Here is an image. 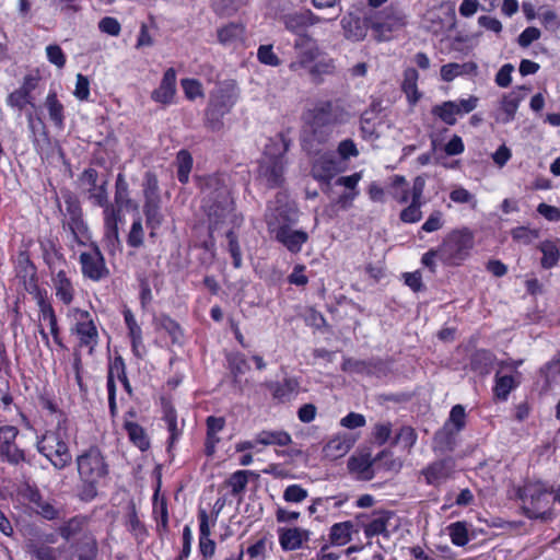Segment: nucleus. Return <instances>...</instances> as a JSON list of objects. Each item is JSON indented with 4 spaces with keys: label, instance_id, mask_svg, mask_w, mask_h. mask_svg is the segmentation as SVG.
<instances>
[{
    "label": "nucleus",
    "instance_id": "f257e3e1",
    "mask_svg": "<svg viewBox=\"0 0 560 560\" xmlns=\"http://www.w3.org/2000/svg\"><path fill=\"white\" fill-rule=\"evenodd\" d=\"M79 183L88 198L94 205L104 208L105 236L107 241L112 246L119 244L116 211L114 207L108 205L107 200V179L105 177L101 178L94 168H88L81 174Z\"/></svg>",
    "mask_w": 560,
    "mask_h": 560
},
{
    "label": "nucleus",
    "instance_id": "f03ea898",
    "mask_svg": "<svg viewBox=\"0 0 560 560\" xmlns=\"http://www.w3.org/2000/svg\"><path fill=\"white\" fill-rule=\"evenodd\" d=\"M209 185L213 187V190L207 192L203 208L208 215L210 231L226 223L238 225L241 220L234 213V201L230 189L221 185L217 178L210 179Z\"/></svg>",
    "mask_w": 560,
    "mask_h": 560
},
{
    "label": "nucleus",
    "instance_id": "7ed1b4c3",
    "mask_svg": "<svg viewBox=\"0 0 560 560\" xmlns=\"http://www.w3.org/2000/svg\"><path fill=\"white\" fill-rule=\"evenodd\" d=\"M240 97V89L235 81L220 82L209 95L205 112V124L211 131L223 128V117L235 106Z\"/></svg>",
    "mask_w": 560,
    "mask_h": 560
},
{
    "label": "nucleus",
    "instance_id": "20e7f679",
    "mask_svg": "<svg viewBox=\"0 0 560 560\" xmlns=\"http://www.w3.org/2000/svg\"><path fill=\"white\" fill-rule=\"evenodd\" d=\"M69 439L68 422L59 421L54 430L47 431L37 442V450L55 468L63 469L72 459L68 447Z\"/></svg>",
    "mask_w": 560,
    "mask_h": 560
},
{
    "label": "nucleus",
    "instance_id": "39448f33",
    "mask_svg": "<svg viewBox=\"0 0 560 560\" xmlns=\"http://www.w3.org/2000/svg\"><path fill=\"white\" fill-rule=\"evenodd\" d=\"M551 491L541 482H526L517 490L524 515L530 520L548 522L553 518L550 503Z\"/></svg>",
    "mask_w": 560,
    "mask_h": 560
},
{
    "label": "nucleus",
    "instance_id": "423d86ee",
    "mask_svg": "<svg viewBox=\"0 0 560 560\" xmlns=\"http://www.w3.org/2000/svg\"><path fill=\"white\" fill-rule=\"evenodd\" d=\"M406 25V14L400 9L390 5L374 15L370 27L374 32V37L377 42H387Z\"/></svg>",
    "mask_w": 560,
    "mask_h": 560
},
{
    "label": "nucleus",
    "instance_id": "0eeeda50",
    "mask_svg": "<svg viewBox=\"0 0 560 560\" xmlns=\"http://www.w3.org/2000/svg\"><path fill=\"white\" fill-rule=\"evenodd\" d=\"M472 246L474 236L469 231H455L438 248V257L447 264L457 265L469 255Z\"/></svg>",
    "mask_w": 560,
    "mask_h": 560
},
{
    "label": "nucleus",
    "instance_id": "6e6552de",
    "mask_svg": "<svg viewBox=\"0 0 560 560\" xmlns=\"http://www.w3.org/2000/svg\"><path fill=\"white\" fill-rule=\"evenodd\" d=\"M78 471L82 480L90 485L89 494L95 495L93 485L107 474V465L98 450L91 448L77 458Z\"/></svg>",
    "mask_w": 560,
    "mask_h": 560
},
{
    "label": "nucleus",
    "instance_id": "1a4fd4ad",
    "mask_svg": "<svg viewBox=\"0 0 560 560\" xmlns=\"http://www.w3.org/2000/svg\"><path fill=\"white\" fill-rule=\"evenodd\" d=\"M293 49L295 58L289 63V69L295 73L306 70L322 54L317 42L308 34L298 36Z\"/></svg>",
    "mask_w": 560,
    "mask_h": 560
},
{
    "label": "nucleus",
    "instance_id": "9d476101",
    "mask_svg": "<svg viewBox=\"0 0 560 560\" xmlns=\"http://www.w3.org/2000/svg\"><path fill=\"white\" fill-rule=\"evenodd\" d=\"M145 185L147 225L152 230L151 236H154L155 230L161 225L163 220V215L160 212V196L158 191V180L153 175L147 174Z\"/></svg>",
    "mask_w": 560,
    "mask_h": 560
},
{
    "label": "nucleus",
    "instance_id": "9b49d317",
    "mask_svg": "<svg viewBox=\"0 0 560 560\" xmlns=\"http://www.w3.org/2000/svg\"><path fill=\"white\" fill-rule=\"evenodd\" d=\"M284 156L282 153L270 155L266 152L260 161L259 177L269 187L279 186L283 182Z\"/></svg>",
    "mask_w": 560,
    "mask_h": 560
},
{
    "label": "nucleus",
    "instance_id": "f8f14e48",
    "mask_svg": "<svg viewBox=\"0 0 560 560\" xmlns=\"http://www.w3.org/2000/svg\"><path fill=\"white\" fill-rule=\"evenodd\" d=\"M18 434L19 430L13 425L0 427V457L13 465L25 460L24 451L15 444Z\"/></svg>",
    "mask_w": 560,
    "mask_h": 560
},
{
    "label": "nucleus",
    "instance_id": "ddd939ff",
    "mask_svg": "<svg viewBox=\"0 0 560 560\" xmlns=\"http://www.w3.org/2000/svg\"><path fill=\"white\" fill-rule=\"evenodd\" d=\"M388 456L389 454L385 451L381 452L374 458H372L369 453L353 455L348 460V469L351 474L355 475L357 479L368 481L375 476L374 465Z\"/></svg>",
    "mask_w": 560,
    "mask_h": 560
},
{
    "label": "nucleus",
    "instance_id": "4468645a",
    "mask_svg": "<svg viewBox=\"0 0 560 560\" xmlns=\"http://www.w3.org/2000/svg\"><path fill=\"white\" fill-rule=\"evenodd\" d=\"M82 272L92 280H100L107 275L104 258L97 248L84 252L80 255Z\"/></svg>",
    "mask_w": 560,
    "mask_h": 560
},
{
    "label": "nucleus",
    "instance_id": "2eb2a0df",
    "mask_svg": "<svg viewBox=\"0 0 560 560\" xmlns=\"http://www.w3.org/2000/svg\"><path fill=\"white\" fill-rule=\"evenodd\" d=\"M26 498L34 505L35 512L45 520H58L62 514V508L55 500L45 499L37 489L30 488Z\"/></svg>",
    "mask_w": 560,
    "mask_h": 560
},
{
    "label": "nucleus",
    "instance_id": "dca6fc26",
    "mask_svg": "<svg viewBox=\"0 0 560 560\" xmlns=\"http://www.w3.org/2000/svg\"><path fill=\"white\" fill-rule=\"evenodd\" d=\"M395 518V513L392 511H377L372 514L370 522L364 524L363 532L366 538L374 536H383L384 538L390 537L389 526Z\"/></svg>",
    "mask_w": 560,
    "mask_h": 560
},
{
    "label": "nucleus",
    "instance_id": "f3484780",
    "mask_svg": "<svg viewBox=\"0 0 560 560\" xmlns=\"http://www.w3.org/2000/svg\"><path fill=\"white\" fill-rule=\"evenodd\" d=\"M343 112L331 102L318 104L313 110V125L328 127L342 121Z\"/></svg>",
    "mask_w": 560,
    "mask_h": 560
},
{
    "label": "nucleus",
    "instance_id": "a211bd4d",
    "mask_svg": "<svg viewBox=\"0 0 560 560\" xmlns=\"http://www.w3.org/2000/svg\"><path fill=\"white\" fill-rule=\"evenodd\" d=\"M322 19L315 15L311 10L295 12L283 16V23L287 30L295 33L298 36L304 34L303 31L312 25L318 24Z\"/></svg>",
    "mask_w": 560,
    "mask_h": 560
},
{
    "label": "nucleus",
    "instance_id": "6ab92c4d",
    "mask_svg": "<svg viewBox=\"0 0 560 560\" xmlns=\"http://www.w3.org/2000/svg\"><path fill=\"white\" fill-rule=\"evenodd\" d=\"M453 470L454 460L452 458H445L432 463L423 469L422 474L429 485L436 486L446 481L451 477Z\"/></svg>",
    "mask_w": 560,
    "mask_h": 560
},
{
    "label": "nucleus",
    "instance_id": "aec40b11",
    "mask_svg": "<svg viewBox=\"0 0 560 560\" xmlns=\"http://www.w3.org/2000/svg\"><path fill=\"white\" fill-rule=\"evenodd\" d=\"M338 172V162L331 153L319 154L312 166L314 178L322 182H329Z\"/></svg>",
    "mask_w": 560,
    "mask_h": 560
},
{
    "label": "nucleus",
    "instance_id": "412c9836",
    "mask_svg": "<svg viewBox=\"0 0 560 560\" xmlns=\"http://www.w3.org/2000/svg\"><path fill=\"white\" fill-rule=\"evenodd\" d=\"M279 544L284 551H293L302 547L304 541L310 539V530L292 527L279 528Z\"/></svg>",
    "mask_w": 560,
    "mask_h": 560
},
{
    "label": "nucleus",
    "instance_id": "4be33fe9",
    "mask_svg": "<svg viewBox=\"0 0 560 560\" xmlns=\"http://www.w3.org/2000/svg\"><path fill=\"white\" fill-rule=\"evenodd\" d=\"M176 94V72L168 68L160 83V86L152 92L151 97L163 105L171 104Z\"/></svg>",
    "mask_w": 560,
    "mask_h": 560
},
{
    "label": "nucleus",
    "instance_id": "5701e85b",
    "mask_svg": "<svg viewBox=\"0 0 560 560\" xmlns=\"http://www.w3.org/2000/svg\"><path fill=\"white\" fill-rule=\"evenodd\" d=\"M271 228V225H269ZM275 233L278 242L283 244L290 252L298 253L302 245L307 241V234L303 231H293L289 226H279L270 229Z\"/></svg>",
    "mask_w": 560,
    "mask_h": 560
},
{
    "label": "nucleus",
    "instance_id": "b1692460",
    "mask_svg": "<svg viewBox=\"0 0 560 560\" xmlns=\"http://www.w3.org/2000/svg\"><path fill=\"white\" fill-rule=\"evenodd\" d=\"M340 24L346 39L361 42L366 37L368 25L358 15L348 13L341 19Z\"/></svg>",
    "mask_w": 560,
    "mask_h": 560
},
{
    "label": "nucleus",
    "instance_id": "393cba45",
    "mask_svg": "<svg viewBox=\"0 0 560 560\" xmlns=\"http://www.w3.org/2000/svg\"><path fill=\"white\" fill-rule=\"evenodd\" d=\"M66 213L69 219L63 223L67 225L71 233L77 237V233L83 228L82 211L79 201L70 194L65 196Z\"/></svg>",
    "mask_w": 560,
    "mask_h": 560
},
{
    "label": "nucleus",
    "instance_id": "a878e982",
    "mask_svg": "<svg viewBox=\"0 0 560 560\" xmlns=\"http://www.w3.org/2000/svg\"><path fill=\"white\" fill-rule=\"evenodd\" d=\"M36 88V81L32 77H25L21 88L8 96V104L11 107L22 110L27 104H32L31 92Z\"/></svg>",
    "mask_w": 560,
    "mask_h": 560
},
{
    "label": "nucleus",
    "instance_id": "bb28decb",
    "mask_svg": "<svg viewBox=\"0 0 560 560\" xmlns=\"http://www.w3.org/2000/svg\"><path fill=\"white\" fill-rule=\"evenodd\" d=\"M198 517L200 522L199 549L205 558H211L215 551V542L212 539H210L211 533L209 527V516L206 510H200L198 513Z\"/></svg>",
    "mask_w": 560,
    "mask_h": 560
},
{
    "label": "nucleus",
    "instance_id": "cd10ccee",
    "mask_svg": "<svg viewBox=\"0 0 560 560\" xmlns=\"http://www.w3.org/2000/svg\"><path fill=\"white\" fill-rule=\"evenodd\" d=\"M458 432L445 423L433 436V450L440 453L454 451Z\"/></svg>",
    "mask_w": 560,
    "mask_h": 560
},
{
    "label": "nucleus",
    "instance_id": "c85d7f7f",
    "mask_svg": "<svg viewBox=\"0 0 560 560\" xmlns=\"http://www.w3.org/2000/svg\"><path fill=\"white\" fill-rule=\"evenodd\" d=\"M75 334L79 338L80 347H88L92 353L98 341V331L92 319L79 322L75 325Z\"/></svg>",
    "mask_w": 560,
    "mask_h": 560
},
{
    "label": "nucleus",
    "instance_id": "c756f323",
    "mask_svg": "<svg viewBox=\"0 0 560 560\" xmlns=\"http://www.w3.org/2000/svg\"><path fill=\"white\" fill-rule=\"evenodd\" d=\"M269 388L276 400L288 402L298 395L299 382L295 378H285L283 382L270 384Z\"/></svg>",
    "mask_w": 560,
    "mask_h": 560
},
{
    "label": "nucleus",
    "instance_id": "7c9ffc66",
    "mask_svg": "<svg viewBox=\"0 0 560 560\" xmlns=\"http://www.w3.org/2000/svg\"><path fill=\"white\" fill-rule=\"evenodd\" d=\"M122 430L129 441L137 447L140 446V415L137 408H129L124 415Z\"/></svg>",
    "mask_w": 560,
    "mask_h": 560
},
{
    "label": "nucleus",
    "instance_id": "2f4dec72",
    "mask_svg": "<svg viewBox=\"0 0 560 560\" xmlns=\"http://www.w3.org/2000/svg\"><path fill=\"white\" fill-rule=\"evenodd\" d=\"M478 66L472 61L465 63L450 62L441 67V78L445 82H451L459 75L476 74Z\"/></svg>",
    "mask_w": 560,
    "mask_h": 560
},
{
    "label": "nucleus",
    "instance_id": "473e14b6",
    "mask_svg": "<svg viewBox=\"0 0 560 560\" xmlns=\"http://www.w3.org/2000/svg\"><path fill=\"white\" fill-rule=\"evenodd\" d=\"M218 40L224 46H235L244 40V26L230 23L218 30Z\"/></svg>",
    "mask_w": 560,
    "mask_h": 560
},
{
    "label": "nucleus",
    "instance_id": "72a5a7b5",
    "mask_svg": "<svg viewBox=\"0 0 560 560\" xmlns=\"http://www.w3.org/2000/svg\"><path fill=\"white\" fill-rule=\"evenodd\" d=\"M353 523L345 521L330 527L329 541L334 546H345L352 539Z\"/></svg>",
    "mask_w": 560,
    "mask_h": 560
},
{
    "label": "nucleus",
    "instance_id": "f704fd0d",
    "mask_svg": "<svg viewBox=\"0 0 560 560\" xmlns=\"http://www.w3.org/2000/svg\"><path fill=\"white\" fill-rule=\"evenodd\" d=\"M518 381L513 375H502L500 372L495 373L493 394L499 400H506L510 393L516 388Z\"/></svg>",
    "mask_w": 560,
    "mask_h": 560
},
{
    "label": "nucleus",
    "instance_id": "c9c22d12",
    "mask_svg": "<svg viewBox=\"0 0 560 560\" xmlns=\"http://www.w3.org/2000/svg\"><path fill=\"white\" fill-rule=\"evenodd\" d=\"M255 442L258 444L287 446L292 442L291 435L282 430L269 431L264 430L256 434Z\"/></svg>",
    "mask_w": 560,
    "mask_h": 560
},
{
    "label": "nucleus",
    "instance_id": "e433bc0d",
    "mask_svg": "<svg viewBox=\"0 0 560 560\" xmlns=\"http://www.w3.org/2000/svg\"><path fill=\"white\" fill-rule=\"evenodd\" d=\"M44 106L48 112L49 119L57 128L63 127L65 121V108L61 102L58 100L56 92H50L45 102Z\"/></svg>",
    "mask_w": 560,
    "mask_h": 560
},
{
    "label": "nucleus",
    "instance_id": "4c0bfd02",
    "mask_svg": "<svg viewBox=\"0 0 560 560\" xmlns=\"http://www.w3.org/2000/svg\"><path fill=\"white\" fill-rule=\"evenodd\" d=\"M419 73L415 68H408L405 70L401 89L406 93L410 104H416L421 97L417 85Z\"/></svg>",
    "mask_w": 560,
    "mask_h": 560
},
{
    "label": "nucleus",
    "instance_id": "58836bf2",
    "mask_svg": "<svg viewBox=\"0 0 560 560\" xmlns=\"http://www.w3.org/2000/svg\"><path fill=\"white\" fill-rule=\"evenodd\" d=\"M52 282L57 298L65 304H69L72 301L73 288L66 272L63 270L57 271L56 276L52 278Z\"/></svg>",
    "mask_w": 560,
    "mask_h": 560
},
{
    "label": "nucleus",
    "instance_id": "ea45409f",
    "mask_svg": "<svg viewBox=\"0 0 560 560\" xmlns=\"http://www.w3.org/2000/svg\"><path fill=\"white\" fill-rule=\"evenodd\" d=\"M115 201L118 207V210L116 211V218L117 222L120 220L118 214L119 212L125 208L127 210L131 209L133 211L137 210V205L128 197L127 191V184L122 179L121 175H118L117 182H116V195H115Z\"/></svg>",
    "mask_w": 560,
    "mask_h": 560
},
{
    "label": "nucleus",
    "instance_id": "a19ab883",
    "mask_svg": "<svg viewBox=\"0 0 560 560\" xmlns=\"http://www.w3.org/2000/svg\"><path fill=\"white\" fill-rule=\"evenodd\" d=\"M351 448V443L346 438L335 436L327 442L324 453L327 458L337 459L345 456Z\"/></svg>",
    "mask_w": 560,
    "mask_h": 560
},
{
    "label": "nucleus",
    "instance_id": "79ce46f5",
    "mask_svg": "<svg viewBox=\"0 0 560 560\" xmlns=\"http://www.w3.org/2000/svg\"><path fill=\"white\" fill-rule=\"evenodd\" d=\"M153 474H154L155 479H156L155 490H154V495H153V513L156 514V515L160 514L162 524L166 525L167 524V505H166V501H165L164 498L159 499V493H160V489H161V478H162L161 467L156 466L154 468Z\"/></svg>",
    "mask_w": 560,
    "mask_h": 560
},
{
    "label": "nucleus",
    "instance_id": "37998d69",
    "mask_svg": "<svg viewBox=\"0 0 560 560\" xmlns=\"http://www.w3.org/2000/svg\"><path fill=\"white\" fill-rule=\"evenodd\" d=\"M432 114L439 117L446 125L453 126L456 124V115H458V108L455 105V101H446L442 104L435 105L432 108Z\"/></svg>",
    "mask_w": 560,
    "mask_h": 560
},
{
    "label": "nucleus",
    "instance_id": "c03bdc74",
    "mask_svg": "<svg viewBox=\"0 0 560 560\" xmlns=\"http://www.w3.org/2000/svg\"><path fill=\"white\" fill-rule=\"evenodd\" d=\"M257 476L253 470H237L231 475L228 480L229 487H231V493L237 495L245 491L248 483V477Z\"/></svg>",
    "mask_w": 560,
    "mask_h": 560
},
{
    "label": "nucleus",
    "instance_id": "a18cd8bd",
    "mask_svg": "<svg viewBox=\"0 0 560 560\" xmlns=\"http://www.w3.org/2000/svg\"><path fill=\"white\" fill-rule=\"evenodd\" d=\"M539 248L542 253L541 266L545 269L555 267L560 258V253L556 244L552 241H544Z\"/></svg>",
    "mask_w": 560,
    "mask_h": 560
},
{
    "label": "nucleus",
    "instance_id": "49530a36",
    "mask_svg": "<svg viewBox=\"0 0 560 560\" xmlns=\"http://www.w3.org/2000/svg\"><path fill=\"white\" fill-rule=\"evenodd\" d=\"M177 163V177L183 184H186L189 178V173L192 167V158L187 150H180L176 156Z\"/></svg>",
    "mask_w": 560,
    "mask_h": 560
},
{
    "label": "nucleus",
    "instance_id": "de8ad7c7",
    "mask_svg": "<svg viewBox=\"0 0 560 560\" xmlns=\"http://www.w3.org/2000/svg\"><path fill=\"white\" fill-rule=\"evenodd\" d=\"M540 375L549 387L560 376V353H557L550 361L540 368Z\"/></svg>",
    "mask_w": 560,
    "mask_h": 560
},
{
    "label": "nucleus",
    "instance_id": "09e8293b",
    "mask_svg": "<svg viewBox=\"0 0 560 560\" xmlns=\"http://www.w3.org/2000/svg\"><path fill=\"white\" fill-rule=\"evenodd\" d=\"M85 525V518L82 516H74L63 523L59 529L58 533L62 538L66 540H69L73 536L78 535Z\"/></svg>",
    "mask_w": 560,
    "mask_h": 560
},
{
    "label": "nucleus",
    "instance_id": "8fccbe9b",
    "mask_svg": "<svg viewBox=\"0 0 560 560\" xmlns=\"http://www.w3.org/2000/svg\"><path fill=\"white\" fill-rule=\"evenodd\" d=\"M163 419L165 423L167 424V429L170 432V445H173V443L177 440V438L180 434V431L177 427V416L175 409L171 405H164L163 408Z\"/></svg>",
    "mask_w": 560,
    "mask_h": 560
},
{
    "label": "nucleus",
    "instance_id": "3c124183",
    "mask_svg": "<svg viewBox=\"0 0 560 560\" xmlns=\"http://www.w3.org/2000/svg\"><path fill=\"white\" fill-rule=\"evenodd\" d=\"M125 377V363L120 357L115 358L108 369L107 389H116L115 381L121 382Z\"/></svg>",
    "mask_w": 560,
    "mask_h": 560
},
{
    "label": "nucleus",
    "instance_id": "603ef678",
    "mask_svg": "<svg viewBox=\"0 0 560 560\" xmlns=\"http://www.w3.org/2000/svg\"><path fill=\"white\" fill-rule=\"evenodd\" d=\"M447 529L454 545L463 547L468 542V530L464 522H455Z\"/></svg>",
    "mask_w": 560,
    "mask_h": 560
},
{
    "label": "nucleus",
    "instance_id": "864d4df0",
    "mask_svg": "<svg viewBox=\"0 0 560 560\" xmlns=\"http://www.w3.org/2000/svg\"><path fill=\"white\" fill-rule=\"evenodd\" d=\"M511 235L515 242L528 245L539 237V231L527 226H517L511 231Z\"/></svg>",
    "mask_w": 560,
    "mask_h": 560
},
{
    "label": "nucleus",
    "instance_id": "5fc2aeb1",
    "mask_svg": "<svg viewBox=\"0 0 560 560\" xmlns=\"http://www.w3.org/2000/svg\"><path fill=\"white\" fill-rule=\"evenodd\" d=\"M446 423H448L453 428V430L459 433L466 425L465 407L462 405H455L451 409L450 417Z\"/></svg>",
    "mask_w": 560,
    "mask_h": 560
},
{
    "label": "nucleus",
    "instance_id": "6e6d98bb",
    "mask_svg": "<svg viewBox=\"0 0 560 560\" xmlns=\"http://www.w3.org/2000/svg\"><path fill=\"white\" fill-rule=\"evenodd\" d=\"M308 73L313 78H319L324 74H330L335 70V62L332 59H320L313 62L308 68Z\"/></svg>",
    "mask_w": 560,
    "mask_h": 560
},
{
    "label": "nucleus",
    "instance_id": "4d7b16f0",
    "mask_svg": "<svg viewBox=\"0 0 560 560\" xmlns=\"http://www.w3.org/2000/svg\"><path fill=\"white\" fill-rule=\"evenodd\" d=\"M258 60L270 67L280 66L281 61L279 57L275 54L272 45H261L257 50Z\"/></svg>",
    "mask_w": 560,
    "mask_h": 560
},
{
    "label": "nucleus",
    "instance_id": "13d9d810",
    "mask_svg": "<svg viewBox=\"0 0 560 560\" xmlns=\"http://www.w3.org/2000/svg\"><path fill=\"white\" fill-rule=\"evenodd\" d=\"M395 191L393 197L400 203H406L409 200V190L406 188V178L401 175H395L392 183Z\"/></svg>",
    "mask_w": 560,
    "mask_h": 560
},
{
    "label": "nucleus",
    "instance_id": "bf43d9fd",
    "mask_svg": "<svg viewBox=\"0 0 560 560\" xmlns=\"http://www.w3.org/2000/svg\"><path fill=\"white\" fill-rule=\"evenodd\" d=\"M307 490L300 485H290L283 492V500L289 503H300L307 498Z\"/></svg>",
    "mask_w": 560,
    "mask_h": 560
},
{
    "label": "nucleus",
    "instance_id": "052dcab7",
    "mask_svg": "<svg viewBox=\"0 0 560 560\" xmlns=\"http://www.w3.org/2000/svg\"><path fill=\"white\" fill-rule=\"evenodd\" d=\"M180 84H182L184 93L188 100L192 101L197 97L203 96L202 85L198 80L183 79Z\"/></svg>",
    "mask_w": 560,
    "mask_h": 560
},
{
    "label": "nucleus",
    "instance_id": "680f3d73",
    "mask_svg": "<svg viewBox=\"0 0 560 560\" xmlns=\"http://www.w3.org/2000/svg\"><path fill=\"white\" fill-rule=\"evenodd\" d=\"M520 102V96H517L514 92L505 95L502 98L501 107L503 112L508 115L506 121L512 120L514 118Z\"/></svg>",
    "mask_w": 560,
    "mask_h": 560
},
{
    "label": "nucleus",
    "instance_id": "e2e57ef3",
    "mask_svg": "<svg viewBox=\"0 0 560 560\" xmlns=\"http://www.w3.org/2000/svg\"><path fill=\"white\" fill-rule=\"evenodd\" d=\"M421 206L422 202H416L411 200L410 206L400 212V220L406 223L418 222L422 217Z\"/></svg>",
    "mask_w": 560,
    "mask_h": 560
},
{
    "label": "nucleus",
    "instance_id": "0e129e2a",
    "mask_svg": "<svg viewBox=\"0 0 560 560\" xmlns=\"http://www.w3.org/2000/svg\"><path fill=\"white\" fill-rule=\"evenodd\" d=\"M247 0H214V9L222 15H231Z\"/></svg>",
    "mask_w": 560,
    "mask_h": 560
},
{
    "label": "nucleus",
    "instance_id": "69168bd1",
    "mask_svg": "<svg viewBox=\"0 0 560 560\" xmlns=\"http://www.w3.org/2000/svg\"><path fill=\"white\" fill-rule=\"evenodd\" d=\"M418 435L413 428L402 427L396 435V442L402 444L406 448H411L417 442Z\"/></svg>",
    "mask_w": 560,
    "mask_h": 560
},
{
    "label": "nucleus",
    "instance_id": "338daca9",
    "mask_svg": "<svg viewBox=\"0 0 560 560\" xmlns=\"http://www.w3.org/2000/svg\"><path fill=\"white\" fill-rule=\"evenodd\" d=\"M231 371L237 375L245 374L249 370V364L243 353H235L229 358Z\"/></svg>",
    "mask_w": 560,
    "mask_h": 560
},
{
    "label": "nucleus",
    "instance_id": "774afa93",
    "mask_svg": "<svg viewBox=\"0 0 560 560\" xmlns=\"http://www.w3.org/2000/svg\"><path fill=\"white\" fill-rule=\"evenodd\" d=\"M46 55L48 60L57 68L61 69L66 65V56L58 45H48L46 47Z\"/></svg>",
    "mask_w": 560,
    "mask_h": 560
}]
</instances>
